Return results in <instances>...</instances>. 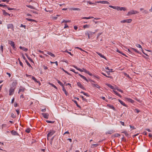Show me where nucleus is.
Returning <instances> with one entry per match:
<instances>
[{
    "label": "nucleus",
    "mask_w": 152,
    "mask_h": 152,
    "mask_svg": "<svg viewBox=\"0 0 152 152\" xmlns=\"http://www.w3.org/2000/svg\"><path fill=\"white\" fill-rule=\"evenodd\" d=\"M8 43L10 44L11 46L12 47V48L15 50L16 49L15 47V42L12 41H11L10 40L8 41Z\"/></svg>",
    "instance_id": "nucleus-1"
},
{
    "label": "nucleus",
    "mask_w": 152,
    "mask_h": 152,
    "mask_svg": "<svg viewBox=\"0 0 152 152\" xmlns=\"http://www.w3.org/2000/svg\"><path fill=\"white\" fill-rule=\"evenodd\" d=\"M15 87L13 88V87H11L10 88L9 91V95H11L14 93V91H15Z\"/></svg>",
    "instance_id": "nucleus-2"
},
{
    "label": "nucleus",
    "mask_w": 152,
    "mask_h": 152,
    "mask_svg": "<svg viewBox=\"0 0 152 152\" xmlns=\"http://www.w3.org/2000/svg\"><path fill=\"white\" fill-rule=\"evenodd\" d=\"M132 20L131 19H127L126 20H122L121 21V23H130L131 22Z\"/></svg>",
    "instance_id": "nucleus-3"
},
{
    "label": "nucleus",
    "mask_w": 152,
    "mask_h": 152,
    "mask_svg": "<svg viewBox=\"0 0 152 152\" xmlns=\"http://www.w3.org/2000/svg\"><path fill=\"white\" fill-rule=\"evenodd\" d=\"M138 13V12L136 11H134V10H131V11L129 12L127 14L128 15H131L132 14H135Z\"/></svg>",
    "instance_id": "nucleus-4"
},
{
    "label": "nucleus",
    "mask_w": 152,
    "mask_h": 152,
    "mask_svg": "<svg viewBox=\"0 0 152 152\" xmlns=\"http://www.w3.org/2000/svg\"><path fill=\"white\" fill-rule=\"evenodd\" d=\"M55 132H56L54 130H52L50 131L48 134V137H51L55 133Z\"/></svg>",
    "instance_id": "nucleus-5"
},
{
    "label": "nucleus",
    "mask_w": 152,
    "mask_h": 152,
    "mask_svg": "<svg viewBox=\"0 0 152 152\" xmlns=\"http://www.w3.org/2000/svg\"><path fill=\"white\" fill-rule=\"evenodd\" d=\"M77 85L78 87H79L81 89H83V90H86L85 88L84 87L83 85L81 84L79 82H77Z\"/></svg>",
    "instance_id": "nucleus-6"
},
{
    "label": "nucleus",
    "mask_w": 152,
    "mask_h": 152,
    "mask_svg": "<svg viewBox=\"0 0 152 152\" xmlns=\"http://www.w3.org/2000/svg\"><path fill=\"white\" fill-rule=\"evenodd\" d=\"M7 28L8 29L11 28L13 31L14 30V26L12 24H9L7 25Z\"/></svg>",
    "instance_id": "nucleus-7"
},
{
    "label": "nucleus",
    "mask_w": 152,
    "mask_h": 152,
    "mask_svg": "<svg viewBox=\"0 0 152 152\" xmlns=\"http://www.w3.org/2000/svg\"><path fill=\"white\" fill-rule=\"evenodd\" d=\"M43 116L45 118L48 119L49 117V114L48 113H42Z\"/></svg>",
    "instance_id": "nucleus-8"
},
{
    "label": "nucleus",
    "mask_w": 152,
    "mask_h": 152,
    "mask_svg": "<svg viewBox=\"0 0 152 152\" xmlns=\"http://www.w3.org/2000/svg\"><path fill=\"white\" fill-rule=\"evenodd\" d=\"M11 132L12 134L13 135H19L18 133L16 131L13 130H12Z\"/></svg>",
    "instance_id": "nucleus-9"
},
{
    "label": "nucleus",
    "mask_w": 152,
    "mask_h": 152,
    "mask_svg": "<svg viewBox=\"0 0 152 152\" xmlns=\"http://www.w3.org/2000/svg\"><path fill=\"white\" fill-rule=\"evenodd\" d=\"M126 8L124 7H117V10H124L125 11L126 10Z\"/></svg>",
    "instance_id": "nucleus-10"
},
{
    "label": "nucleus",
    "mask_w": 152,
    "mask_h": 152,
    "mask_svg": "<svg viewBox=\"0 0 152 152\" xmlns=\"http://www.w3.org/2000/svg\"><path fill=\"white\" fill-rule=\"evenodd\" d=\"M107 106L109 107L110 108L112 109L114 111H115L116 110L115 108L114 107V106L110 104H108L107 105Z\"/></svg>",
    "instance_id": "nucleus-11"
},
{
    "label": "nucleus",
    "mask_w": 152,
    "mask_h": 152,
    "mask_svg": "<svg viewBox=\"0 0 152 152\" xmlns=\"http://www.w3.org/2000/svg\"><path fill=\"white\" fill-rule=\"evenodd\" d=\"M96 53L99 55L101 57L104 58L105 59H106V57L103 55H102L101 53H99L96 52Z\"/></svg>",
    "instance_id": "nucleus-12"
},
{
    "label": "nucleus",
    "mask_w": 152,
    "mask_h": 152,
    "mask_svg": "<svg viewBox=\"0 0 152 152\" xmlns=\"http://www.w3.org/2000/svg\"><path fill=\"white\" fill-rule=\"evenodd\" d=\"M19 48L25 51H27L28 50V49L25 48L24 47H22V46H20Z\"/></svg>",
    "instance_id": "nucleus-13"
},
{
    "label": "nucleus",
    "mask_w": 152,
    "mask_h": 152,
    "mask_svg": "<svg viewBox=\"0 0 152 152\" xmlns=\"http://www.w3.org/2000/svg\"><path fill=\"white\" fill-rule=\"evenodd\" d=\"M122 133H124L125 136L128 137H129V134L127 133V132L126 131H123L121 132Z\"/></svg>",
    "instance_id": "nucleus-14"
},
{
    "label": "nucleus",
    "mask_w": 152,
    "mask_h": 152,
    "mask_svg": "<svg viewBox=\"0 0 152 152\" xmlns=\"http://www.w3.org/2000/svg\"><path fill=\"white\" fill-rule=\"evenodd\" d=\"M118 102L123 105L124 106L126 107V105L120 99H118Z\"/></svg>",
    "instance_id": "nucleus-15"
},
{
    "label": "nucleus",
    "mask_w": 152,
    "mask_h": 152,
    "mask_svg": "<svg viewBox=\"0 0 152 152\" xmlns=\"http://www.w3.org/2000/svg\"><path fill=\"white\" fill-rule=\"evenodd\" d=\"M107 86H108L109 88H110L113 89H116L115 88H114V87L111 85L110 84H107Z\"/></svg>",
    "instance_id": "nucleus-16"
},
{
    "label": "nucleus",
    "mask_w": 152,
    "mask_h": 152,
    "mask_svg": "<svg viewBox=\"0 0 152 152\" xmlns=\"http://www.w3.org/2000/svg\"><path fill=\"white\" fill-rule=\"evenodd\" d=\"M126 99L127 101L131 102V103H133L134 102V101L133 100H132L131 99L129 98H127Z\"/></svg>",
    "instance_id": "nucleus-17"
},
{
    "label": "nucleus",
    "mask_w": 152,
    "mask_h": 152,
    "mask_svg": "<svg viewBox=\"0 0 152 152\" xmlns=\"http://www.w3.org/2000/svg\"><path fill=\"white\" fill-rule=\"evenodd\" d=\"M114 131H113V130L109 131L106 133V134H112L114 132Z\"/></svg>",
    "instance_id": "nucleus-18"
},
{
    "label": "nucleus",
    "mask_w": 152,
    "mask_h": 152,
    "mask_svg": "<svg viewBox=\"0 0 152 152\" xmlns=\"http://www.w3.org/2000/svg\"><path fill=\"white\" fill-rule=\"evenodd\" d=\"M19 89H20L21 92H24V91L26 90V89L25 88L22 86H20Z\"/></svg>",
    "instance_id": "nucleus-19"
},
{
    "label": "nucleus",
    "mask_w": 152,
    "mask_h": 152,
    "mask_svg": "<svg viewBox=\"0 0 152 152\" xmlns=\"http://www.w3.org/2000/svg\"><path fill=\"white\" fill-rule=\"evenodd\" d=\"M62 90L64 92L65 94L67 96L68 94V93L66 91L65 88L64 86L62 87Z\"/></svg>",
    "instance_id": "nucleus-20"
},
{
    "label": "nucleus",
    "mask_w": 152,
    "mask_h": 152,
    "mask_svg": "<svg viewBox=\"0 0 152 152\" xmlns=\"http://www.w3.org/2000/svg\"><path fill=\"white\" fill-rule=\"evenodd\" d=\"M32 79L34 80L35 82L37 83H39V85H40L41 83L39 81H37V79H36V78L34 77L33 76H32Z\"/></svg>",
    "instance_id": "nucleus-21"
},
{
    "label": "nucleus",
    "mask_w": 152,
    "mask_h": 152,
    "mask_svg": "<svg viewBox=\"0 0 152 152\" xmlns=\"http://www.w3.org/2000/svg\"><path fill=\"white\" fill-rule=\"evenodd\" d=\"M47 53L52 57H55V55L51 52H47Z\"/></svg>",
    "instance_id": "nucleus-22"
},
{
    "label": "nucleus",
    "mask_w": 152,
    "mask_h": 152,
    "mask_svg": "<svg viewBox=\"0 0 152 152\" xmlns=\"http://www.w3.org/2000/svg\"><path fill=\"white\" fill-rule=\"evenodd\" d=\"M131 50H132V51H135V52L137 53H140V52L139 51H138L137 50H136V49L134 48H131Z\"/></svg>",
    "instance_id": "nucleus-23"
},
{
    "label": "nucleus",
    "mask_w": 152,
    "mask_h": 152,
    "mask_svg": "<svg viewBox=\"0 0 152 152\" xmlns=\"http://www.w3.org/2000/svg\"><path fill=\"white\" fill-rule=\"evenodd\" d=\"M101 2V4H110V3L107 1H102Z\"/></svg>",
    "instance_id": "nucleus-24"
},
{
    "label": "nucleus",
    "mask_w": 152,
    "mask_h": 152,
    "mask_svg": "<svg viewBox=\"0 0 152 152\" xmlns=\"http://www.w3.org/2000/svg\"><path fill=\"white\" fill-rule=\"evenodd\" d=\"M113 91L114 92V93L116 95L120 97H121V96L116 91L113 90Z\"/></svg>",
    "instance_id": "nucleus-25"
},
{
    "label": "nucleus",
    "mask_w": 152,
    "mask_h": 152,
    "mask_svg": "<svg viewBox=\"0 0 152 152\" xmlns=\"http://www.w3.org/2000/svg\"><path fill=\"white\" fill-rule=\"evenodd\" d=\"M26 6L29 8H30L31 9H36L35 8L32 6H31V5H26Z\"/></svg>",
    "instance_id": "nucleus-26"
},
{
    "label": "nucleus",
    "mask_w": 152,
    "mask_h": 152,
    "mask_svg": "<svg viewBox=\"0 0 152 152\" xmlns=\"http://www.w3.org/2000/svg\"><path fill=\"white\" fill-rule=\"evenodd\" d=\"M81 93L83 94L84 95L86 96H89V95L88 93H85L83 91H82L80 92Z\"/></svg>",
    "instance_id": "nucleus-27"
},
{
    "label": "nucleus",
    "mask_w": 152,
    "mask_h": 152,
    "mask_svg": "<svg viewBox=\"0 0 152 152\" xmlns=\"http://www.w3.org/2000/svg\"><path fill=\"white\" fill-rule=\"evenodd\" d=\"M57 81L58 83L62 87L64 86V85L63 84V83L60 82L59 80H57Z\"/></svg>",
    "instance_id": "nucleus-28"
},
{
    "label": "nucleus",
    "mask_w": 152,
    "mask_h": 152,
    "mask_svg": "<svg viewBox=\"0 0 152 152\" xmlns=\"http://www.w3.org/2000/svg\"><path fill=\"white\" fill-rule=\"evenodd\" d=\"M98 145V144H93L91 145V148H94L95 147L97 146Z\"/></svg>",
    "instance_id": "nucleus-29"
},
{
    "label": "nucleus",
    "mask_w": 152,
    "mask_h": 152,
    "mask_svg": "<svg viewBox=\"0 0 152 152\" xmlns=\"http://www.w3.org/2000/svg\"><path fill=\"white\" fill-rule=\"evenodd\" d=\"M17 84V82L16 81H13L12 83V85L13 86V87H14V86H15Z\"/></svg>",
    "instance_id": "nucleus-30"
},
{
    "label": "nucleus",
    "mask_w": 152,
    "mask_h": 152,
    "mask_svg": "<svg viewBox=\"0 0 152 152\" xmlns=\"http://www.w3.org/2000/svg\"><path fill=\"white\" fill-rule=\"evenodd\" d=\"M72 9L73 10L80 11V8H72Z\"/></svg>",
    "instance_id": "nucleus-31"
},
{
    "label": "nucleus",
    "mask_w": 152,
    "mask_h": 152,
    "mask_svg": "<svg viewBox=\"0 0 152 152\" xmlns=\"http://www.w3.org/2000/svg\"><path fill=\"white\" fill-rule=\"evenodd\" d=\"M25 61L26 62V63L27 65L30 67H31L32 68V66H31V65H30V64H29V63L28 62V61H27V60H26Z\"/></svg>",
    "instance_id": "nucleus-32"
},
{
    "label": "nucleus",
    "mask_w": 152,
    "mask_h": 152,
    "mask_svg": "<svg viewBox=\"0 0 152 152\" xmlns=\"http://www.w3.org/2000/svg\"><path fill=\"white\" fill-rule=\"evenodd\" d=\"M72 101L76 104L77 106V107H79V108H80V107H81L77 103V102L76 101H75V100H72Z\"/></svg>",
    "instance_id": "nucleus-33"
},
{
    "label": "nucleus",
    "mask_w": 152,
    "mask_h": 152,
    "mask_svg": "<svg viewBox=\"0 0 152 152\" xmlns=\"http://www.w3.org/2000/svg\"><path fill=\"white\" fill-rule=\"evenodd\" d=\"M3 12V14L5 15H9V13H7L5 10H2Z\"/></svg>",
    "instance_id": "nucleus-34"
},
{
    "label": "nucleus",
    "mask_w": 152,
    "mask_h": 152,
    "mask_svg": "<svg viewBox=\"0 0 152 152\" xmlns=\"http://www.w3.org/2000/svg\"><path fill=\"white\" fill-rule=\"evenodd\" d=\"M109 7L111 8H112L115 9H117V7H116L115 6H113L111 5H109Z\"/></svg>",
    "instance_id": "nucleus-35"
},
{
    "label": "nucleus",
    "mask_w": 152,
    "mask_h": 152,
    "mask_svg": "<svg viewBox=\"0 0 152 152\" xmlns=\"http://www.w3.org/2000/svg\"><path fill=\"white\" fill-rule=\"evenodd\" d=\"M46 121L49 123H54V122H55V121H50L48 120H46Z\"/></svg>",
    "instance_id": "nucleus-36"
},
{
    "label": "nucleus",
    "mask_w": 152,
    "mask_h": 152,
    "mask_svg": "<svg viewBox=\"0 0 152 152\" xmlns=\"http://www.w3.org/2000/svg\"><path fill=\"white\" fill-rule=\"evenodd\" d=\"M79 75L81 77H82V78H83V79H84V80H85L86 78L84 76L80 74H79Z\"/></svg>",
    "instance_id": "nucleus-37"
},
{
    "label": "nucleus",
    "mask_w": 152,
    "mask_h": 152,
    "mask_svg": "<svg viewBox=\"0 0 152 152\" xmlns=\"http://www.w3.org/2000/svg\"><path fill=\"white\" fill-rule=\"evenodd\" d=\"M115 88H116L115 89L117 90L118 91L121 92H123L122 90L120 89H119L118 88V87L117 86H115Z\"/></svg>",
    "instance_id": "nucleus-38"
},
{
    "label": "nucleus",
    "mask_w": 152,
    "mask_h": 152,
    "mask_svg": "<svg viewBox=\"0 0 152 152\" xmlns=\"http://www.w3.org/2000/svg\"><path fill=\"white\" fill-rule=\"evenodd\" d=\"M62 70L64 71L66 73H67L68 75H71V74L69 73L68 72H67V71L64 70V69H63V68H62Z\"/></svg>",
    "instance_id": "nucleus-39"
},
{
    "label": "nucleus",
    "mask_w": 152,
    "mask_h": 152,
    "mask_svg": "<svg viewBox=\"0 0 152 152\" xmlns=\"http://www.w3.org/2000/svg\"><path fill=\"white\" fill-rule=\"evenodd\" d=\"M26 19L28 21H35V20L32 19H29L28 18H26Z\"/></svg>",
    "instance_id": "nucleus-40"
},
{
    "label": "nucleus",
    "mask_w": 152,
    "mask_h": 152,
    "mask_svg": "<svg viewBox=\"0 0 152 152\" xmlns=\"http://www.w3.org/2000/svg\"><path fill=\"white\" fill-rule=\"evenodd\" d=\"M11 117L13 118H16V115L13 113H11Z\"/></svg>",
    "instance_id": "nucleus-41"
},
{
    "label": "nucleus",
    "mask_w": 152,
    "mask_h": 152,
    "mask_svg": "<svg viewBox=\"0 0 152 152\" xmlns=\"http://www.w3.org/2000/svg\"><path fill=\"white\" fill-rule=\"evenodd\" d=\"M120 135L118 134H116L114 135L115 137H119L120 136Z\"/></svg>",
    "instance_id": "nucleus-42"
},
{
    "label": "nucleus",
    "mask_w": 152,
    "mask_h": 152,
    "mask_svg": "<svg viewBox=\"0 0 152 152\" xmlns=\"http://www.w3.org/2000/svg\"><path fill=\"white\" fill-rule=\"evenodd\" d=\"M136 46L139 48H141V49H142V47H141V45L139 44H136Z\"/></svg>",
    "instance_id": "nucleus-43"
},
{
    "label": "nucleus",
    "mask_w": 152,
    "mask_h": 152,
    "mask_svg": "<svg viewBox=\"0 0 152 152\" xmlns=\"http://www.w3.org/2000/svg\"><path fill=\"white\" fill-rule=\"evenodd\" d=\"M49 84H50V85L52 86L53 87L55 88L56 89H57V87L55 86L54 85H53V84L51 83H49Z\"/></svg>",
    "instance_id": "nucleus-44"
},
{
    "label": "nucleus",
    "mask_w": 152,
    "mask_h": 152,
    "mask_svg": "<svg viewBox=\"0 0 152 152\" xmlns=\"http://www.w3.org/2000/svg\"><path fill=\"white\" fill-rule=\"evenodd\" d=\"M18 60H19V61L20 64V66H22L23 67V64L22 63V62L20 61V58H18Z\"/></svg>",
    "instance_id": "nucleus-45"
},
{
    "label": "nucleus",
    "mask_w": 152,
    "mask_h": 152,
    "mask_svg": "<svg viewBox=\"0 0 152 152\" xmlns=\"http://www.w3.org/2000/svg\"><path fill=\"white\" fill-rule=\"evenodd\" d=\"M89 25L86 24V25H84L83 26V27L85 28H89Z\"/></svg>",
    "instance_id": "nucleus-46"
},
{
    "label": "nucleus",
    "mask_w": 152,
    "mask_h": 152,
    "mask_svg": "<svg viewBox=\"0 0 152 152\" xmlns=\"http://www.w3.org/2000/svg\"><path fill=\"white\" fill-rule=\"evenodd\" d=\"M7 7V8L8 10H14L15 9L14 8H10L9 7H8L7 6V7Z\"/></svg>",
    "instance_id": "nucleus-47"
},
{
    "label": "nucleus",
    "mask_w": 152,
    "mask_h": 152,
    "mask_svg": "<svg viewBox=\"0 0 152 152\" xmlns=\"http://www.w3.org/2000/svg\"><path fill=\"white\" fill-rule=\"evenodd\" d=\"M30 129H27L25 130V132L27 133H29L30 132Z\"/></svg>",
    "instance_id": "nucleus-48"
},
{
    "label": "nucleus",
    "mask_w": 152,
    "mask_h": 152,
    "mask_svg": "<svg viewBox=\"0 0 152 152\" xmlns=\"http://www.w3.org/2000/svg\"><path fill=\"white\" fill-rule=\"evenodd\" d=\"M71 22L70 20H64V21L62 22V23L65 22L66 23H67L68 22Z\"/></svg>",
    "instance_id": "nucleus-49"
},
{
    "label": "nucleus",
    "mask_w": 152,
    "mask_h": 152,
    "mask_svg": "<svg viewBox=\"0 0 152 152\" xmlns=\"http://www.w3.org/2000/svg\"><path fill=\"white\" fill-rule=\"evenodd\" d=\"M81 97L82 98V99L83 100H84V101H85L86 102H87V99H86L84 98L83 96H81Z\"/></svg>",
    "instance_id": "nucleus-50"
},
{
    "label": "nucleus",
    "mask_w": 152,
    "mask_h": 152,
    "mask_svg": "<svg viewBox=\"0 0 152 152\" xmlns=\"http://www.w3.org/2000/svg\"><path fill=\"white\" fill-rule=\"evenodd\" d=\"M134 111L137 112V113H138L140 111L139 110L136 109L134 110Z\"/></svg>",
    "instance_id": "nucleus-51"
},
{
    "label": "nucleus",
    "mask_w": 152,
    "mask_h": 152,
    "mask_svg": "<svg viewBox=\"0 0 152 152\" xmlns=\"http://www.w3.org/2000/svg\"><path fill=\"white\" fill-rule=\"evenodd\" d=\"M0 7H7V5L0 4Z\"/></svg>",
    "instance_id": "nucleus-52"
},
{
    "label": "nucleus",
    "mask_w": 152,
    "mask_h": 152,
    "mask_svg": "<svg viewBox=\"0 0 152 152\" xmlns=\"http://www.w3.org/2000/svg\"><path fill=\"white\" fill-rule=\"evenodd\" d=\"M20 27H24L25 28H26V26L25 25H23V24H21Z\"/></svg>",
    "instance_id": "nucleus-53"
},
{
    "label": "nucleus",
    "mask_w": 152,
    "mask_h": 152,
    "mask_svg": "<svg viewBox=\"0 0 152 152\" xmlns=\"http://www.w3.org/2000/svg\"><path fill=\"white\" fill-rule=\"evenodd\" d=\"M28 58L31 62H33V61L32 60L31 58L30 57H28Z\"/></svg>",
    "instance_id": "nucleus-54"
},
{
    "label": "nucleus",
    "mask_w": 152,
    "mask_h": 152,
    "mask_svg": "<svg viewBox=\"0 0 152 152\" xmlns=\"http://www.w3.org/2000/svg\"><path fill=\"white\" fill-rule=\"evenodd\" d=\"M83 69L84 70V71L86 73H87L88 74L89 72L88 71H87V70H86L85 69Z\"/></svg>",
    "instance_id": "nucleus-55"
},
{
    "label": "nucleus",
    "mask_w": 152,
    "mask_h": 152,
    "mask_svg": "<svg viewBox=\"0 0 152 152\" xmlns=\"http://www.w3.org/2000/svg\"><path fill=\"white\" fill-rule=\"evenodd\" d=\"M0 49H1V51L2 52H3V46H2V45L1 46Z\"/></svg>",
    "instance_id": "nucleus-56"
},
{
    "label": "nucleus",
    "mask_w": 152,
    "mask_h": 152,
    "mask_svg": "<svg viewBox=\"0 0 152 152\" xmlns=\"http://www.w3.org/2000/svg\"><path fill=\"white\" fill-rule=\"evenodd\" d=\"M102 34V33H99L98 34V35H97V38H98L99 36L101 34Z\"/></svg>",
    "instance_id": "nucleus-57"
},
{
    "label": "nucleus",
    "mask_w": 152,
    "mask_h": 152,
    "mask_svg": "<svg viewBox=\"0 0 152 152\" xmlns=\"http://www.w3.org/2000/svg\"><path fill=\"white\" fill-rule=\"evenodd\" d=\"M121 139L122 140L124 141V142L126 141V140L125 138L124 137H123Z\"/></svg>",
    "instance_id": "nucleus-58"
},
{
    "label": "nucleus",
    "mask_w": 152,
    "mask_h": 152,
    "mask_svg": "<svg viewBox=\"0 0 152 152\" xmlns=\"http://www.w3.org/2000/svg\"><path fill=\"white\" fill-rule=\"evenodd\" d=\"M120 123H121V124L123 126H124V122H122V121H120Z\"/></svg>",
    "instance_id": "nucleus-59"
},
{
    "label": "nucleus",
    "mask_w": 152,
    "mask_h": 152,
    "mask_svg": "<svg viewBox=\"0 0 152 152\" xmlns=\"http://www.w3.org/2000/svg\"><path fill=\"white\" fill-rule=\"evenodd\" d=\"M16 111L17 112L18 115H19L20 114V112L19 110H16Z\"/></svg>",
    "instance_id": "nucleus-60"
},
{
    "label": "nucleus",
    "mask_w": 152,
    "mask_h": 152,
    "mask_svg": "<svg viewBox=\"0 0 152 152\" xmlns=\"http://www.w3.org/2000/svg\"><path fill=\"white\" fill-rule=\"evenodd\" d=\"M22 57L24 60H25V61L26 60H27L26 58H25V57L23 54H22Z\"/></svg>",
    "instance_id": "nucleus-61"
},
{
    "label": "nucleus",
    "mask_w": 152,
    "mask_h": 152,
    "mask_svg": "<svg viewBox=\"0 0 152 152\" xmlns=\"http://www.w3.org/2000/svg\"><path fill=\"white\" fill-rule=\"evenodd\" d=\"M129 126H130V128H132V129H135V128L134 126H132L131 125H129Z\"/></svg>",
    "instance_id": "nucleus-62"
},
{
    "label": "nucleus",
    "mask_w": 152,
    "mask_h": 152,
    "mask_svg": "<svg viewBox=\"0 0 152 152\" xmlns=\"http://www.w3.org/2000/svg\"><path fill=\"white\" fill-rule=\"evenodd\" d=\"M66 86H67V85L69 86H70V87L72 88L71 84L69 83H67V84H66Z\"/></svg>",
    "instance_id": "nucleus-63"
},
{
    "label": "nucleus",
    "mask_w": 152,
    "mask_h": 152,
    "mask_svg": "<svg viewBox=\"0 0 152 152\" xmlns=\"http://www.w3.org/2000/svg\"><path fill=\"white\" fill-rule=\"evenodd\" d=\"M18 104L17 103L15 102L14 104V106L15 107H16L18 106Z\"/></svg>",
    "instance_id": "nucleus-64"
}]
</instances>
